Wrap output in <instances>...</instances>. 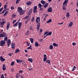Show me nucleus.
Instances as JSON below:
<instances>
[{
    "instance_id": "nucleus-1",
    "label": "nucleus",
    "mask_w": 78,
    "mask_h": 78,
    "mask_svg": "<svg viewBox=\"0 0 78 78\" xmlns=\"http://www.w3.org/2000/svg\"><path fill=\"white\" fill-rule=\"evenodd\" d=\"M5 43L6 41H5L2 40L0 41V46H1V47L4 46Z\"/></svg>"
},
{
    "instance_id": "nucleus-2",
    "label": "nucleus",
    "mask_w": 78,
    "mask_h": 78,
    "mask_svg": "<svg viewBox=\"0 0 78 78\" xmlns=\"http://www.w3.org/2000/svg\"><path fill=\"white\" fill-rule=\"evenodd\" d=\"M37 6H34V7L33 12L34 13H36L37 12Z\"/></svg>"
},
{
    "instance_id": "nucleus-3",
    "label": "nucleus",
    "mask_w": 78,
    "mask_h": 78,
    "mask_svg": "<svg viewBox=\"0 0 78 78\" xmlns=\"http://www.w3.org/2000/svg\"><path fill=\"white\" fill-rule=\"evenodd\" d=\"M6 36V34L3 32V33H2L0 34V37H5Z\"/></svg>"
},
{
    "instance_id": "nucleus-4",
    "label": "nucleus",
    "mask_w": 78,
    "mask_h": 78,
    "mask_svg": "<svg viewBox=\"0 0 78 78\" xmlns=\"http://www.w3.org/2000/svg\"><path fill=\"white\" fill-rule=\"evenodd\" d=\"M36 20L37 23H38L39 22H40V21H41L40 17H37Z\"/></svg>"
},
{
    "instance_id": "nucleus-5",
    "label": "nucleus",
    "mask_w": 78,
    "mask_h": 78,
    "mask_svg": "<svg viewBox=\"0 0 78 78\" xmlns=\"http://www.w3.org/2000/svg\"><path fill=\"white\" fill-rule=\"evenodd\" d=\"M11 40L10 39H9L7 41V45L8 47H9V45H10L11 44Z\"/></svg>"
},
{
    "instance_id": "nucleus-6",
    "label": "nucleus",
    "mask_w": 78,
    "mask_h": 78,
    "mask_svg": "<svg viewBox=\"0 0 78 78\" xmlns=\"http://www.w3.org/2000/svg\"><path fill=\"white\" fill-rule=\"evenodd\" d=\"M68 2L69 0H65L63 3V5H65V6H67V3H68Z\"/></svg>"
},
{
    "instance_id": "nucleus-7",
    "label": "nucleus",
    "mask_w": 78,
    "mask_h": 78,
    "mask_svg": "<svg viewBox=\"0 0 78 78\" xmlns=\"http://www.w3.org/2000/svg\"><path fill=\"white\" fill-rule=\"evenodd\" d=\"M5 23H6V21H4L1 22V23L0 24V27L1 28H3V25H4Z\"/></svg>"
},
{
    "instance_id": "nucleus-8",
    "label": "nucleus",
    "mask_w": 78,
    "mask_h": 78,
    "mask_svg": "<svg viewBox=\"0 0 78 78\" xmlns=\"http://www.w3.org/2000/svg\"><path fill=\"white\" fill-rule=\"evenodd\" d=\"M41 24V23H38L37 26V29L38 31L39 30V28H40V24Z\"/></svg>"
},
{
    "instance_id": "nucleus-9",
    "label": "nucleus",
    "mask_w": 78,
    "mask_h": 78,
    "mask_svg": "<svg viewBox=\"0 0 78 78\" xmlns=\"http://www.w3.org/2000/svg\"><path fill=\"white\" fill-rule=\"evenodd\" d=\"M47 59V55L45 54L44 55V58H43V61L44 62H45L46 60Z\"/></svg>"
},
{
    "instance_id": "nucleus-10",
    "label": "nucleus",
    "mask_w": 78,
    "mask_h": 78,
    "mask_svg": "<svg viewBox=\"0 0 78 78\" xmlns=\"http://www.w3.org/2000/svg\"><path fill=\"white\" fill-rule=\"evenodd\" d=\"M10 26V23L9 22H8L7 23V27H6V29L7 30H9V28Z\"/></svg>"
},
{
    "instance_id": "nucleus-11",
    "label": "nucleus",
    "mask_w": 78,
    "mask_h": 78,
    "mask_svg": "<svg viewBox=\"0 0 78 78\" xmlns=\"http://www.w3.org/2000/svg\"><path fill=\"white\" fill-rule=\"evenodd\" d=\"M11 48H15V45H16L15 43H11Z\"/></svg>"
},
{
    "instance_id": "nucleus-12",
    "label": "nucleus",
    "mask_w": 78,
    "mask_h": 78,
    "mask_svg": "<svg viewBox=\"0 0 78 78\" xmlns=\"http://www.w3.org/2000/svg\"><path fill=\"white\" fill-rule=\"evenodd\" d=\"M52 11V8L51 7H49L48 9V12H51Z\"/></svg>"
},
{
    "instance_id": "nucleus-13",
    "label": "nucleus",
    "mask_w": 78,
    "mask_h": 78,
    "mask_svg": "<svg viewBox=\"0 0 78 78\" xmlns=\"http://www.w3.org/2000/svg\"><path fill=\"white\" fill-rule=\"evenodd\" d=\"M22 11V9L21 7H18V12H20Z\"/></svg>"
},
{
    "instance_id": "nucleus-14",
    "label": "nucleus",
    "mask_w": 78,
    "mask_h": 78,
    "mask_svg": "<svg viewBox=\"0 0 78 78\" xmlns=\"http://www.w3.org/2000/svg\"><path fill=\"white\" fill-rule=\"evenodd\" d=\"M0 59L2 62H3L4 61H5V59L3 58V57L1 56L0 57Z\"/></svg>"
},
{
    "instance_id": "nucleus-15",
    "label": "nucleus",
    "mask_w": 78,
    "mask_h": 78,
    "mask_svg": "<svg viewBox=\"0 0 78 78\" xmlns=\"http://www.w3.org/2000/svg\"><path fill=\"white\" fill-rule=\"evenodd\" d=\"M25 10H24L23 11L22 10V11L20 12H19L20 15H23L25 13Z\"/></svg>"
},
{
    "instance_id": "nucleus-16",
    "label": "nucleus",
    "mask_w": 78,
    "mask_h": 78,
    "mask_svg": "<svg viewBox=\"0 0 78 78\" xmlns=\"http://www.w3.org/2000/svg\"><path fill=\"white\" fill-rule=\"evenodd\" d=\"M53 45L54 47H58L59 44H57L55 43H53Z\"/></svg>"
},
{
    "instance_id": "nucleus-17",
    "label": "nucleus",
    "mask_w": 78,
    "mask_h": 78,
    "mask_svg": "<svg viewBox=\"0 0 78 78\" xmlns=\"http://www.w3.org/2000/svg\"><path fill=\"white\" fill-rule=\"evenodd\" d=\"M52 22V20L51 19H50L49 20L46 21V23H51Z\"/></svg>"
},
{
    "instance_id": "nucleus-18",
    "label": "nucleus",
    "mask_w": 78,
    "mask_h": 78,
    "mask_svg": "<svg viewBox=\"0 0 78 78\" xmlns=\"http://www.w3.org/2000/svg\"><path fill=\"white\" fill-rule=\"evenodd\" d=\"M73 23L72 22H71L69 24V26H68V27H72V25H73Z\"/></svg>"
},
{
    "instance_id": "nucleus-19",
    "label": "nucleus",
    "mask_w": 78,
    "mask_h": 78,
    "mask_svg": "<svg viewBox=\"0 0 78 78\" xmlns=\"http://www.w3.org/2000/svg\"><path fill=\"white\" fill-rule=\"evenodd\" d=\"M22 26V23L20 22L18 24V28L19 29L21 28V26Z\"/></svg>"
},
{
    "instance_id": "nucleus-20",
    "label": "nucleus",
    "mask_w": 78,
    "mask_h": 78,
    "mask_svg": "<svg viewBox=\"0 0 78 78\" xmlns=\"http://www.w3.org/2000/svg\"><path fill=\"white\" fill-rule=\"evenodd\" d=\"M16 62L17 63H21L22 62V61L21 60H16Z\"/></svg>"
},
{
    "instance_id": "nucleus-21",
    "label": "nucleus",
    "mask_w": 78,
    "mask_h": 78,
    "mask_svg": "<svg viewBox=\"0 0 78 78\" xmlns=\"http://www.w3.org/2000/svg\"><path fill=\"white\" fill-rule=\"evenodd\" d=\"M48 6V3H47L45 4L44 6V8H47Z\"/></svg>"
},
{
    "instance_id": "nucleus-22",
    "label": "nucleus",
    "mask_w": 78,
    "mask_h": 78,
    "mask_svg": "<svg viewBox=\"0 0 78 78\" xmlns=\"http://www.w3.org/2000/svg\"><path fill=\"white\" fill-rule=\"evenodd\" d=\"M2 69L3 70H6V66H5V65H3Z\"/></svg>"
},
{
    "instance_id": "nucleus-23",
    "label": "nucleus",
    "mask_w": 78,
    "mask_h": 78,
    "mask_svg": "<svg viewBox=\"0 0 78 78\" xmlns=\"http://www.w3.org/2000/svg\"><path fill=\"white\" fill-rule=\"evenodd\" d=\"M19 23V22H16L15 24H14L13 25V27H17V25H18V23Z\"/></svg>"
},
{
    "instance_id": "nucleus-24",
    "label": "nucleus",
    "mask_w": 78,
    "mask_h": 78,
    "mask_svg": "<svg viewBox=\"0 0 78 78\" xmlns=\"http://www.w3.org/2000/svg\"><path fill=\"white\" fill-rule=\"evenodd\" d=\"M20 76V74L18 73H17L16 75V78H19V77Z\"/></svg>"
},
{
    "instance_id": "nucleus-25",
    "label": "nucleus",
    "mask_w": 78,
    "mask_h": 78,
    "mask_svg": "<svg viewBox=\"0 0 78 78\" xmlns=\"http://www.w3.org/2000/svg\"><path fill=\"white\" fill-rule=\"evenodd\" d=\"M8 14V11H7L3 15V16H6V15H7V14Z\"/></svg>"
},
{
    "instance_id": "nucleus-26",
    "label": "nucleus",
    "mask_w": 78,
    "mask_h": 78,
    "mask_svg": "<svg viewBox=\"0 0 78 78\" xmlns=\"http://www.w3.org/2000/svg\"><path fill=\"white\" fill-rule=\"evenodd\" d=\"M30 39L31 43H33L34 39H33V38H30Z\"/></svg>"
},
{
    "instance_id": "nucleus-27",
    "label": "nucleus",
    "mask_w": 78,
    "mask_h": 78,
    "mask_svg": "<svg viewBox=\"0 0 78 78\" xmlns=\"http://www.w3.org/2000/svg\"><path fill=\"white\" fill-rule=\"evenodd\" d=\"M28 61L30 62H33V59L32 58H29L28 59Z\"/></svg>"
},
{
    "instance_id": "nucleus-28",
    "label": "nucleus",
    "mask_w": 78,
    "mask_h": 78,
    "mask_svg": "<svg viewBox=\"0 0 78 78\" xmlns=\"http://www.w3.org/2000/svg\"><path fill=\"white\" fill-rule=\"evenodd\" d=\"M27 4L28 6H29V5H30L31 4V2L29 1V2L27 3Z\"/></svg>"
},
{
    "instance_id": "nucleus-29",
    "label": "nucleus",
    "mask_w": 78,
    "mask_h": 78,
    "mask_svg": "<svg viewBox=\"0 0 78 78\" xmlns=\"http://www.w3.org/2000/svg\"><path fill=\"white\" fill-rule=\"evenodd\" d=\"M66 17H67V18H68V17H69V12H68L66 13Z\"/></svg>"
},
{
    "instance_id": "nucleus-30",
    "label": "nucleus",
    "mask_w": 78,
    "mask_h": 78,
    "mask_svg": "<svg viewBox=\"0 0 78 78\" xmlns=\"http://www.w3.org/2000/svg\"><path fill=\"white\" fill-rule=\"evenodd\" d=\"M34 20H35V19H34V17H32L31 18V21L32 22H33L34 21Z\"/></svg>"
},
{
    "instance_id": "nucleus-31",
    "label": "nucleus",
    "mask_w": 78,
    "mask_h": 78,
    "mask_svg": "<svg viewBox=\"0 0 78 78\" xmlns=\"http://www.w3.org/2000/svg\"><path fill=\"white\" fill-rule=\"evenodd\" d=\"M35 45L36 47H38V46H39V44L37 43V42H36L35 43Z\"/></svg>"
},
{
    "instance_id": "nucleus-32",
    "label": "nucleus",
    "mask_w": 78,
    "mask_h": 78,
    "mask_svg": "<svg viewBox=\"0 0 78 78\" xmlns=\"http://www.w3.org/2000/svg\"><path fill=\"white\" fill-rule=\"evenodd\" d=\"M20 51V50L19 49H17L15 51V53H18Z\"/></svg>"
},
{
    "instance_id": "nucleus-33",
    "label": "nucleus",
    "mask_w": 78,
    "mask_h": 78,
    "mask_svg": "<svg viewBox=\"0 0 78 78\" xmlns=\"http://www.w3.org/2000/svg\"><path fill=\"white\" fill-rule=\"evenodd\" d=\"M4 40L3 41H7L8 40V37H7L6 36L4 38Z\"/></svg>"
},
{
    "instance_id": "nucleus-34",
    "label": "nucleus",
    "mask_w": 78,
    "mask_h": 78,
    "mask_svg": "<svg viewBox=\"0 0 78 78\" xmlns=\"http://www.w3.org/2000/svg\"><path fill=\"white\" fill-rule=\"evenodd\" d=\"M41 3H42V4H45V1H44L42 0L41 1Z\"/></svg>"
},
{
    "instance_id": "nucleus-35",
    "label": "nucleus",
    "mask_w": 78,
    "mask_h": 78,
    "mask_svg": "<svg viewBox=\"0 0 78 78\" xmlns=\"http://www.w3.org/2000/svg\"><path fill=\"white\" fill-rule=\"evenodd\" d=\"M32 13V9H30L28 12V13H30L31 14V13Z\"/></svg>"
},
{
    "instance_id": "nucleus-36",
    "label": "nucleus",
    "mask_w": 78,
    "mask_h": 78,
    "mask_svg": "<svg viewBox=\"0 0 78 78\" xmlns=\"http://www.w3.org/2000/svg\"><path fill=\"white\" fill-rule=\"evenodd\" d=\"M63 9H64V10H66V6H65V5H63Z\"/></svg>"
},
{
    "instance_id": "nucleus-37",
    "label": "nucleus",
    "mask_w": 78,
    "mask_h": 78,
    "mask_svg": "<svg viewBox=\"0 0 78 78\" xmlns=\"http://www.w3.org/2000/svg\"><path fill=\"white\" fill-rule=\"evenodd\" d=\"M29 17V16H26L24 18H23V19L24 20H25V19H28Z\"/></svg>"
},
{
    "instance_id": "nucleus-38",
    "label": "nucleus",
    "mask_w": 78,
    "mask_h": 78,
    "mask_svg": "<svg viewBox=\"0 0 78 78\" xmlns=\"http://www.w3.org/2000/svg\"><path fill=\"white\" fill-rule=\"evenodd\" d=\"M75 69H76V67L75 66H74V67L73 68V69L72 70V71H74Z\"/></svg>"
},
{
    "instance_id": "nucleus-39",
    "label": "nucleus",
    "mask_w": 78,
    "mask_h": 78,
    "mask_svg": "<svg viewBox=\"0 0 78 78\" xmlns=\"http://www.w3.org/2000/svg\"><path fill=\"white\" fill-rule=\"evenodd\" d=\"M20 1V0H17L16 1V4H18L19 3V2Z\"/></svg>"
},
{
    "instance_id": "nucleus-40",
    "label": "nucleus",
    "mask_w": 78,
    "mask_h": 78,
    "mask_svg": "<svg viewBox=\"0 0 78 78\" xmlns=\"http://www.w3.org/2000/svg\"><path fill=\"white\" fill-rule=\"evenodd\" d=\"M46 62L48 64H50V60H47L46 61Z\"/></svg>"
},
{
    "instance_id": "nucleus-41",
    "label": "nucleus",
    "mask_w": 78,
    "mask_h": 78,
    "mask_svg": "<svg viewBox=\"0 0 78 78\" xmlns=\"http://www.w3.org/2000/svg\"><path fill=\"white\" fill-rule=\"evenodd\" d=\"M49 48L50 49H52L53 48V47L52 45H50L49 46Z\"/></svg>"
},
{
    "instance_id": "nucleus-42",
    "label": "nucleus",
    "mask_w": 78,
    "mask_h": 78,
    "mask_svg": "<svg viewBox=\"0 0 78 78\" xmlns=\"http://www.w3.org/2000/svg\"><path fill=\"white\" fill-rule=\"evenodd\" d=\"M30 30H33V26H31L30 27Z\"/></svg>"
},
{
    "instance_id": "nucleus-43",
    "label": "nucleus",
    "mask_w": 78,
    "mask_h": 78,
    "mask_svg": "<svg viewBox=\"0 0 78 78\" xmlns=\"http://www.w3.org/2000/svg\"><path fill=\"white\" fill-rule=\"evenodd\" d=\"M12 17H13V18H14L16 16V15L15 14H13L12 15Z\"/></svg>"
},
{
    "instance_id": "nucleus-44",
    "label": "nucleus",
    "mask_w": 78,
    "mask_h": 78,
    "mask_svg": "<svg viewBox=\"0 0 78 78\" xmlns=\"http://www.w3.org/2000/svg\"><path fill=\"white\" fill-rule=\"evenodd\" d=\"M38 6L40 8H41L42 7V4H41V3L39 4Z\"/></svg>"
},
{
    "instance_id": "nucleus-45",
    "label": "nucleus",
    "mask_w": 78,
    "mask_h": 78,
    "mask_svg": "<svg viewBox=\"0 0 78 78\" xmlns=\"http://www.w3.org/2000/svg\"><path fill=\"white\" fill-rule=\"evenodd\" d=\"M26 43L28 45V46H30V43H28V42L27 41L26 42Z\"/></svg>"
},
{
    "instance_id": "nucleus-46",
    "label": "nucleus",
    "mask_w": 78,
    "mask_h": 78,
    "mask_svg": "<svg viewBox=\"0 0 78 78\" xmlns=\"http://www.w3.org/2000/svg\"><path fill=\"white\" fill-rule=\"evenodd\" d=\"M31 45H30V47L27 48V49H31Z\"/></svg>"
},
{
    "instance_id": "nucleus-47",
    "label": "nucleus",
    "mask_w": 78,
    "mask_h": 78,
    "mask_svg": "<svg viewBox=\"0 0 78 78\" xmlns=\"http://www.w3.org/2000/svg\"><path fill=\"white\" fill-rule=\"evenodd\" d=\"M48 32L47 31H45L44 33V34H43V35H46V34H48Z\"/></svg>"
},
{
    "instance_id": "nucleus-48",
    "label": "nucleus",
    "mask_w": 78,
    "mask_h": 78,
    "mask_svg": "<svg viewBox=\"0 0 78 78\" xmlns=\"http://www.w3.org/2000/svg\"><path fill=\"white\" fill-rule=\"evenodd\" d=\"M14 62H12L11 64L10 65L11 66H12L13 65H14Z\"/></svg>"
},
{
    "instance_id": "nucleus-49",
    "label": "nucleus",
    "mask_w": 78,
    "mask_h": 78,
    "mask_svg": "<svg viewBox=\"0 0 78 78\" xmlns=\"http://www.w3.org/2000/svg\"><path fill=\"white\" fill-rule=\"evenodd\" d=\"M3 7H2L1 9H0V12L3 11Z\"/></svg>"
},
{
    "instance_id": "nucleus-50",
    "label": "nucleus",
    "mask_w": 78,
    "mask_h": 78,
    "mask_svg": "<svg viewBox=\"0 0 78 78\" xmlns=\"http://www.w3.org/2000/svg\"><path fill=\"white\" fill-rule=\"evenodd\" d=\"M19 73H23V71L22 70H20L19 71Z\"/></svg>"
},
{
    "instance_id": "nucleus-51",
    "label": "nucleus",
    "mask_w": 78,
    "mask_h": 78,
    "mask_svg": "<svg viewBox=\"0 0 78 78\" xmlns=\"http://www.w3.org/2000/svg\"><path fill=\"white\" fill-rule=\"evenodd\" d=\"M10 8L11 10H12V9H14V6H12Z\"/></svg>"
},
{
    "instance_id": "nucleus-52",
    "label": "nucleus",
    "mask_w": 78,
    "mask_h": 78,
    "mask_svg": "<svg viewBox=\"0 0 78 78\" xmlns=\"http://www.w3.org/2000/svg\"><path fill=\"white\" fill-rule=\"evenodd\" d=\"M72 44H73V46H74V45H76V43L73 42L72 43Z\"/></svg>"
},
{
    "instance_id": "nucleus-53",
    "label": "nucleus",
    "mask_w": 78,
    "mask_h": 78,
    "mask_svg": "<svg viewBox=\"0 0 78 78\" xmlns=\"http://www.w3.org/2000/svg\"><path fill=\"white\" fill-rule=\"evenodd\" d=\"M1 78H5V77H4V76L3 75V74H2L1 76Z\"/></svg>"
},
{
    "instance_id": "nucleus-54",
    "label": "nucleus",
    "mask_w": 78,
    "mask_h": 78,
    "mask_svg": "<svg viewBox=\"0 0 78 78\" xmlns=\"http://www.w3.org/2000/svg\"><path fill=\"white\" fill-rule=\"evenodd\" d=\"M16 22V20H14L12 22L13 24H14Z\"/></svg>"
},
{
    "instance_id": "nucleus-55",
    "label": "nucleus",
    "mask_w": 78,
    "mask_h": 78,
    "mask_svg": "<svg viewBox=\"0 0 78 78\" xmlns=\"http://www.w3.org/2000/svg\"><path fill=\"white\" fill-rule=\"evenodd\" d=\"M48 34H49V35H51L52 34V32H50Z\"/></svg>"
},
{
    "instance_id": "nucleus-56",
    "label": "nucleus",
    "mask_w": 78,
    "mask_h": 78,
    "mask_svg": "<svg viewBox=\"0 0 78 78\" xmlns=\"http://www.w3.org/2000/svg\"><path fill=\"white\" fill-rule=\"evenodd\" d=\"M6 7H7V5H5L4 7V9H6Z\"/></svg>"
},
{
    "instance_id": "nucleus-57",
    "label": "nucleus",
    "mask_w": 78,
    "mask_h": 78,
    "mask_svg": "<svg viewBox=\"0 0 78 78\" xmlns=\"http://www.w3.org/2000/svg\"><path fill=\"white\" fill-rule=\"evenodd\" d=\"M43 9H44V8H41L40 9V11H43Z\"/></svg>"
},
{
    "instance_id": "nucleus-58",
    "label": "nucleus",
    "mask_w": 78,
    "mask_h": 78,
    "mask_svg": "<svg viewBox=\"0 0 78 78\" xmlns=\"http://www.w3.org/2000/svg\"><path fill=\"white\" fill-rule=\"evenodd\" d=\"M5 9H4L3 11L2 12V13H5Z\"/></svg>"
},
{
    "instance_id": "nucleus-59",
    "label": "nucleus",
    "mask_w": 78,
    "mask_h": 78,
    "mask_svg": "<svg viewBox=\"0 0 78 78\" xmlns=\"http://www.w3.org/2000/svg\"><path fill=\"white\" fill-rule=\"evenodd\" d=\"M43 31L42 29H40V33H41V32H42Z\"/></svg>"
},
{
    "instance_id": "nucleus-60",
    "label": "nucleus",
    "mask_w": 78,
    "mask_h": 78,
    "mask_svg": "<svg viewBox=\"0 0 78 78\" xmlns=\"http://www.w3.org/2000/svg\"><path fill=\"white\" fill-rule=\"evenodd\" d=\"M28 69L30 71H31V70H33V68H28Z\"/></svg>"
},
{
    "instance_id": "nucleus-61",
    "label": "nucleus",
    "mask_w": 78,
    "mask_h": 78,
    "mask_svg": "<svg viewBox=\"0 0 78 78\" xmlns=\"http://www.w3.org/2000/svg\"><path fill=\"white\" fill-rule=\"evenodd\" d=\"M28 22H29V21H28V20H26V21H25V23L27 24V23H28Z\"/></svg>"
},
{
    "instance_id": "nucleus-62",
    "label": "nucleus",
    "mask_w": 78,
    "mask_h": 78,
    "mask_svg": "<svg viewBox=\"0 0 78 78\" xmlns=\"http://www.w3.org/2000/svg\"><path fill=\"white\" fill-rule=\"evenodd\" d=\"M63 23H64V22H62V23H58V25H62V24H63Z\"/></svg>"
},
{
    "instance_id": "nucleus-63",
    "label": "nucleus",
    "mask_w": 78,
    "mask_h": 78,
    "mask_svg": "<svg viewBox=\"0 0 78 78\" xmlns=\"http://www.w3.org/2000/svg\"><path fill=\"white\" fill-rule=\"evenodd\" d=\"M30 19H31V17L30 18H28L27 20V21H29L30 20Z\"/></svg>"
},
{
    "instance_id": "nucleus-64",
    "label": "nucleus",
    "mask_w": 78,
    "mask_h": 78,
    "mask_svg": "<svg viewBox=\"0 0 78 78\" xmlns=\"http://www.w3.org/2000/svg\"><path fill=\"white\" fill-rule=\"evenodd\" d=\"M78 2H77V3L76 4V6L77 7H78V0H77Z\"/></svg>"
}]
</instances>
